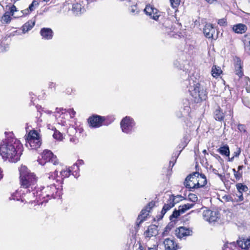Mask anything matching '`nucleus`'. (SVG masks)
<instances>
[{
    "label": "nucleus",
    "instance_id": "nucleus-11",
    "mask_svg": "<svg viewBox=\"0 0 250 250\" xmlns=\"http://www.w3.org/2000/svg\"><path fill=\"white\" fill-rule=\"evenodd\" d=\"M144 11L146 14L149 15L151 18L155 20H158L159 17L158 10L151 5H146Z\"/></svg>",
    "mask_w": 250,
    "mask_h": 250
},
{
    "label": "nucleus",
    "instance_id": "nucleus-40",
    "mask_svg": "<svg viewBox=\"0 0 250 250\" xmlns=\"http://www.w3.org/2000/svg\"><path fill=\"white\" fill-rule=\"evenodd\" d=\"M188 209V206L186 204H185L183 206H179V209L177 210L179 211L180 214L183 213L185 212V211Z\"/></svg>",
    "mask_w": 250,
    "mask_h": 250
},
{
    "label": "nucleus",
    "instance_id": "nucleus-10",
    "mask_svg": "<svg viewBox=\"0 0 250 250\" xmlns=\"http://www.w3.org/2000/svg\"><path fill=\"white\" fill-rule=\"evenodd\" d=\"M230 244H232L235 246L237 245L242 249L248 250L250 249V238L245 239L239 238V239L237 240L236 243L233 242L230 243Z\"/></svg>",
    "mask_w": 250,
    "mask_h": 250
},
{
    "label": "nucleus",
    "instance_id": "nucleus-61",
    "mask_svg": "<svg viewBox=\"0 0 250 250\" xmlns=\"http://www.w3.org/2000/svg\"><path fill=\"white\" fill-rule=\"evenodd\" d=\"M206 1H207L208 2H212L213 1H214L215 0H205Z\"/></svg>",
    "mask_w": 250,
    "mask_h": 250
},
{
    "label": "nucleus",
    "instance_id": "nucleus-20",
    "mask_svg": "<svg viewBox=\"0 0 250 250\" xmlns=\"http://www.w3.org/2000/svg\"><path fill=\"white\" fill-rule=\"evenodd\" d=\"M40 33L44 39L50 40L52 38L53 31L50 28H43L41 29Z\"/></svg>",
    "mask_w": 250,
    "mask_h": 250
},
{
    "label": "nucleus",
    "instance_id": "nucleus-14",
    "mask_svg": "<svg viewBox=\"0 0 250 250\" xmlns=\"http://www.w3.org/2000/svg\"><path fill=\"white\" fill-rule=\"evenodd\" d=\"M175 199L172 198H169L167 202V204H165L163 206L162 210L161 212V215L159 219H162L165 213L167 210L170 209L171 208L174 207L175 203L174 202Z\"/></svg>",
    "mask_w": 250,
    "mask_h": 250
},
{
    "label": "nucleus",
    "instance_id": "nucleus-44",
    "mask_svg": "<svg viewBox=\"0 0 250 250\" xmlns=\"http://www.w3.org/2000/svg\"><path fill=\"white\" fill-rule=\"evenodd\" d=\"M169 198H172L175 199L174 202L175 203V204L176 203L179 202L180 200H182V197L181 196H174L173 195H171L170 196Z\"/></svg>",
    "mask_w": 250,
    "mask_h": 250
},
{
    "label": "nucleus",
    "instance_id": "nucleus-24",
    "mask_svg": "<svg viewBox=\"0 0 250 250\" xmlns=\"http://www.w3.org/2000/svg\"><path fill=\"white\" fill-rule=\"evenodd\" d=\"M207 183V181L206 176L203 174H200L198 176V182L196 184L197 188L204 187Z\"/></svg>",
    "mask_w": 250,
    "mask_h": 250
},
{
    "label": "nucleus",
    "instance_id": "nucleus-48",
    "mask_svg": "<svg viewBox=\"0 0 250 250\" xmlns=\"http://www.w3.org/2000/svg\"><path fill=\"white\" fill-rule=\"evenodd\" d=\"M238 129L241 132H245L246 131V127L244 125L239 124L238 125Z\"/></svg>",
    "mask_w": 250,
    "mask_h": 250
},
{
    "label": "nucleus",
    "instance_id": "nucleus-2",
    "mask_svg": "<svg viewBox=\"0 0 250 250\" xmlns=\"http://www.w3.org/2000/svg\"><path fill=\"white\" fill-rule=\"evenodd\" d=\"M20 184L21 187L27 188L35 186L37 178L34 173L30 172L25 166H21L20 168Z\"/></svg>",
    "mask_w": 250,
    "mask_h": 250
},
{
    "label": "nucleus",
    "instance_id": "nucleus-33",
    "mask_svg": "<svg viewBox=\"0 0 250 250\" xmlns=\"http://www.w3.org/2000/svg\"><path fill=\"white\" fill-rule=\"evenodd\" d=\"M2 20L5 23H8L11 21V17L8 12H6L1 18Z\"/></svg>",
    "mask_w": 250,
    "mask_h": 250
},
{
    "label": "nucleus",
    "instance_id": "nucleus-54",
    "mask_svg": "<svg viewBox=\"0 0 250 250\" xmlns=\"http://www.w3.org/2000/svg\"><path fill=\"white\" fill-rule=\"evenodd\" d=\"M184 185L186 187V188L188 187V176H187L185 178V182H184Z\"/></svg>",
    "mask_w": 250,
    "mask_h": 250
},
{
    "label": "nucleus",
    "instance_id": "nucleus-13",
    "mask_svg": "<svg viewBox=\"0 0 250 250\" xmlns=\"http://www.w3.org/2000/svg\"><path fill=\"white\" fill-rule=\"evenodd\" d=\"M175 199L172 198H169L167 202V204H165L163 206L162 210L161 212V215L159 219H162L165 213L167 210L170 209L171 208L174 207L175 203L174 202Z\"/></svg>",
    "mask_w": 250,
    "mask_h": 250
},
{
    "label": "nucleus",
    "instance_id": "nucleus-52",
    "mask_svg": "<svg viewBox=\"0 0 250 250\" xmlns=\"http://www.w3.org/2000/svg\"><path fill=\"white\" fill-rule=\"evenodd\" d=\"M147 250H157V246L154 245L153 247L148 248Z\"/></svg>",
    "mask_w": 250,
    "mask_h": 250
},
{
    "label": "nucleus",
    "instance_id": "nucleus-62",
    "mask_svg": "<svg viewBox=\"0 0 250 250\" xmlns=\"http://www.w3.org/2000/svg\"><path fill=\"white\" fill-rule=\"evenodd\" d=\"M70 141L71 142H75V139H74V138H71L70 139Z\"/></svg>",
    "mask_w": 250,
    "mask_h": 250
},
{
    "label": "nucleus",
    "instance_id": "nucleus-23",
    "mask_svg": "<svg viewBox=\"0 0 250 250\" xmlns=\"http://www.w3.org/2000/svg\"><path fill=\"white\" fill-rule=\"evenodd\" d=\"M45 192H47V197H51L55 198L54 193L57 192V188L54 184H50V186H47L45 189Z\"/></svg>",
    "mask_w": 250,
    "mask_h": 250
},
{
    "label": "nucleus",
    "instance_id": "nucleus-51",
    "mask_svg": "<svg viewBox=\"0 0 250 250\" xmlns=\"http://www.w3.org/2000/svg\"><path fill=\"white\" fill-rule=\"evenodd\" d=\"M241 152V150L240 148H238V150L236 151H235L233 153V156L235 157H238L240 155Z\"/></svg>",
    "mask_w": 250,
    "mask_h": 250
},
{
    "label": "nucleus",
    "instance_id": "nucleus-6",
    "mask_svg": "<svg viewBox=\"0 0 250 250\" xmlns=\"http://www.w3.org/2000/svg\"><path fill=\"white\" fill-rule=\"evenodd\" d=\"M120 125L123 132L129 133L133 130L135 123L132 119L126 116L122 120Z\"/></svg>",
    "mask_w": 250,
    "mask_h": 250
},
{
    "label": "nucleus",
    "instance_id": "nucleus-60",
    "mask_svg": "<svg viewBox=\"0 0 250 250\" xmlns=\"http://www.w3.org/2000/svg\"><path fill=\"white\" fill-rule=\"evenodd\" d=\"M216 175H217L219 177H220L221 179L223 177V176L222 174H219V173H217Z\"/></svg>",
    "mask_w": 250,
    "mask_h": 250
},
{
    "label": "nucleus",
    "instance_id": "nucleus-18",
    "mask_svg": "<svg viewBox=\"0 0 250 250\" xmlns=\"http://www.w3.org/2000/svg\"><path fill=\"white\" fill-rule=\"evenodd\" d=\"M155 203L153 202H150L148 203L146 208L143 209L141 211V214L138 216V220L140 218L141 219L140 221V223H141L145 218L148 215V212L150 211L151 209L154 206Z\"/></svg>",
    "mask_w": 250,
    "mask_h": 250
},
{
    "label": "nucleus",
    "instance_id": "nucleus-1",
    "mask_svg": "<svg viewBox=\"0 0 250 250\" xmlns=\"http://www.w3.org/2000/svg\"><path fill=\"white\" fill-rule=\"evenodd\" d=\"M8 135L0 144V154L4 160L16 163L20 160L21 154V144L13 137V134L9 133Z\"/></svg>",
    "mask_w": 250,
    "mask_h": 250
},
{
    "label": "nucleus",
    "instance_id": "nucleus-47",
    "mask_svg": "<svg viewBox=\"0 0 250 250\" xmlns=\"http://www.w3.org/2000/svg\"><path fill=\"white\" fill-rule=\"evenodd\" d=\"M183 139L184 140L181 142V144L179 145V148L182 147L183 148L187 146V143H186L187 138H186V137H184Z\"/></svg>",
    "mask_w": 250,
    "mask_h": 250
},
{
    "label": "nucleus",
    "instance_id": "nucleus-39",
    "mask_svg": "<svg viewBox=\"0 0 250 250\" xmlns=\"http://www.w3.org/2000/svg\"><path fill=\"white\" fill-rule=\"evenodd\" d=\"M232 171L233 172L234 177L236 180H239L242 177V173L239 172L238 171H236L235 168H233Z\"/></svg>",
    "mask_w": 250,
    "mask_h": 250
},
{
    "label": "nucleus",
    "instance_id": "nucleus-32",
    "mask_svg": "<svg viewBox=\"0 0 250 250\" xmlns=\"http://www.w3.org/2000/svg\"><path fill=\"white\" fill-rule=\"evenodd\" d=\"M243 80L245 83L244 86L245 87L246 91L250 93V79L248 77H245L244 78Z\"/></svg>",
    "mask_w": 250,
    "mask_h": 250
},
{
    "label": "nucleus",
    "instance_id": "nucleus-36",
    "mask_svg": "<svg viewBox=\"0 0 250 250\" xmlns=\"http://www.w3.org/2000/svg\"><path fill=\"white\" fill-rule=\"evenodd\" d=\"M243 42L245 45L250 44V33H248L244 36Z\"/></svg>",
    "mask_w": 250,
    "mask_h": 250
},
{
    "label": "nucleus",
    "instance_id": "nucleus-26",
    "mask_svg": "<svg viewBox=\"0 0 250 250\" xmlns=\"http://www.w3.org/2000/svg\"><path fill=\"white\" fill-rule=\"evenodd\" d=\"M214 117L216 120L221 121L224 119V113L221 111V108L219 106L215 109L214 112Z\"/></svg>",
    "mask_w": 250,
    "mask_h": 250
},
{
    "label": "nucleus",
    "instance_id": "nucleus-15",
    "mask_svg": "<svg viewBox=\"0 0 250 250\" xmlns=\"http://www.w3.org/2000/svg\"><path fill=\"white\" fill-rule=\"evenodd\" d=\"M163 243L165 250H177L178 249L177 244L172 239L167 238L164 240Z\"/></svg>",
    "mask_w": 250,
    "mask_h": 250
},
{
    "label": "nucleus",
    "instance_id": "nucleus-5",
    "mask_svg": "<svg viewBox=\"0 0 250 250\" xmlns=\"http://www.w3.org/2000/svg\"><path fill=\"white\" fill-rule=\"evenodd\" d=\"M41 157L42 158L38 160L39 164L41 165H44L46 163L50 162L55 165L58 164L56 157L54 156L50 150H45L43 151L41 154Z\"/></svg>",
    "mask_w": 250,
    "mask_h": 250
},
{
    "label": "nucleus",
    "instance_id": "nucleus-31",
    "mask_svg": "<svg viewBox=\"0 0 250 250\" xmlns=\"http://www.w3.org/2000/svg\"><path fill=\"white\" fill-rule=\"evenodd\" d=\"M236 188L238 192H246L248 190V187L242 183H238L236 185Z\"/></svg>",
    "mask_w": 250,
    "mask_h": 250
},
{
    "label": "nucleus",
    "instance_id": "nucleus-58",
    "mask_svg": "<svg viewBox=\"0 0 250 250\" xmlns=\"http://www.w3.org/2000/svg\"><path fill=\"white\" fill-rule=\"evenodd\" d=\"M192 234V231L191 230H190L188 228V236L191 235Z\"/></svg>",
    "mask_w": 250,
    "mask_h": 250
},
{
    "label": "nucleus",
    "instance_id": "nucleus-37",
    "mask_svg": "<svg viewBox=\"0 0 250 250\" xmlns=\"http://www.w3.org/2000/svg\"><path fill=\"white\" fill-rule=\"evenodd\" d=\"M244 104L250 108V95L249 96L246 97L243 99Z\"/></svg>",
    "mask_w": 250,
    "mask_h": 250
},
{
    "label": "nucleus",
    "instance_id": "nucleus-21",
    "mask_svg": "<svg viewBox=\"0 0 250 250\" xmlns=\"http://www.w3.org/2000/svg\"><path fill=\"white\" fill-rule=\"evenodd\" d=\"M39 3L37 0H34L28 8L21 11L23 15L29 14L31 12L34 11L39 6Z\"/></svg>",
    "mask_w": 250,
    "mask_h": 250
},
{
    "label": "nucleus",
    "instance_id": "nucleus-30",
    "mask_svg": "<svg viewBox=\"0 0 250 250\" xmlns=\"http://www.w3.org/2000/svg\"><path fill=\"white\" fill-rule=\"evenodd\" d=\"M82 7L81 4L76 2L74 3L72 6V11L76 15L80 14L82 13Z\"/></svg>",
    "mask_w": 250,
    "mask_h": 250
},
{
    "label": "nucleus",
    "instance_id": "nucleus-57",
    "mask_svg": "<svg viewBox=\"0 0 250 250\" xmlns=\"http://www.w3.org/2000/svg\"><path fill=\"white\" fill-rule=\"evenodd\" d=\"M212 171H213V173H214V174H217L218 173H217L218 170H217V169H215V168H213V169H212Z\"/></svg>",
    "mask_w": 250,
    "mask_h": 250
},
{
    "label": "nucleus",
    "instance_id": "nucleus-64",
    "mask_svg": "<svg viewBox=\"0 0 250 250\" xmlns=\"http://www.w3.org/2000/svg\"><path fill=\"white\" fill-rule=\"evenodd\" d=\"M171 163H172V167H173V166H174V163H173V162H172V161H170L169 162V165H170Z\"/></svg>",
    "mask_w": 250,
    "mask_h": 250
},
{
    "label": "nucleus",
    "instance_id": "nucleus-8",
    "mask_svg": "<svg viewBox=\"0 0 250 250\" xmlns=\"http://www.w3.org/2000/svg\"><path fill=\"white\" fill-rule=\"evenodd\" d=\"M218 215V212L210 210H205L203 212V218L205 220L208 221L209 223L216 221L219 217Z\"/></svg>",
    "mask_w": 250,
    "mask_h": 250
},
{
    "label": "nucleus",
    "instance_id": "nucleus-16",
    "mask_svg": "<svg viewBox=\"0 0 250 250\" xmlns=\"http://www.w3.org/2000/svg\"><path fill=\"white\" fill-rule=\"evenodd\" d=\"M234 61L235 74L239 77H241L243 75V72L242 70V66L241 63V60L238 57H235L234 59Z\"/></svg>",
    "mask_w": 250,
    "mask_h": 250
},
{
    "label": "nucleus",
    "instance_id": "nucleus-34",
    "mask_svg": "<svg viewBox=\"0 0 250 250\" xmlns=\"http://www.w3.org/2000/svg\"><path fill=\"white\" fill-rule=\"evenodd\" d=\"M54 138L58 140H62L63 138L62 134L59 131L56 130L53 135Z\"/></svg>",
    "mask_w": 250,
    "mask_h": 250
},
{
    "label": "nucleus",
    "instance_id": "nucleus-17",
    "mask_svg": "<svg viewBox=\"0 0 250 250\" xmlns=\"http://www.w3.org/2000/svg\"><path fill=\"white\" fill-rule=\"evenodd\" d=\"M175 235L180 239H186L188 236V229L185 227H180L175 230Z\"/></svg>",
    "mask_w": 250,
    "mask_h": 250
},
{
    "label": "nucleus",
    "instance_id": "nucleus-27",
    "mask_svg": "<svg viewBox=\"0 0 250 250\" xmlns=\"http://www.w3.org/2000/svg\"><path fill=\"white\" fill-rule=\"evenodd\" d=\"M35 21H29L22 26V32L25 33L31 30L35 25Z\"/></svg>",
    "mask_w": 250,
    "mask_h": 250
},
{
    "label": "nucleus",
    "instance_id": "nucleus-38",
    "mask_svg": "<svg viewBox=\"0 0 250 250\" xmlns=\"http://www.w3.org/2000/svg\"><path fill=\"white\" fill-rule=\"evenodd\" d=\"M198 200L197 196L193 193L188 194V201H192V202H195Z\"/></svg>",
    "mask_w": 250,
    "mask_h": 250
},
{
    "label": "nucleus",
    "instance_id": "nucleus-22",
    "mask_svg": "<svg viewBox=\"0 0 250 250\" xmlns=\"http://www.w3.org/2000/svg\"><path fill=\"white\" fill-rule=\"evenodd\" d=\"M232 29L233 31L236 33L242 34L247 31V27L246 25L244 24L239 23L233 25Z\"/></svg>",
    "mask_w": 250,
    "mask_h": 250
},
{
    "label": "nucleus",
    "instance_id": "nucleus-56",
    "mask_svg": "<svg viewBox=\"0 0 250 250\" xmlns=\"http://www.w3.org/2000/svg\"><path fill=\"white\" fill-rule=\"evenodd\" d=\"M243 167H244L243 166H239L238 167V171H240V170H242L243 168Z\"/></svg>",
    "mask_w": 250,
    "mask_h": 250
},
{
    "label": "nucleus",
    "instance_id": "nucleus-50",
    "mask_svg": "<svg viewBox=\"0 0 250 250\" xmlns=\"http://www.w3.org/2000/svg\"><path fill=\"white\" fill-rule=\"evenodd\" d=\"M17 11V8L15 5H12L10 7V13H12V15H13L14 14V12L15 11Z\"/></svg>",
    "mask_w": 250,
    "mask_h": 250
},
{
    "label": "nucleus",
    "instance_id": "nucleus-53",
    "mask_svg": "<svg viewBox=\"0 0 250 250\" xmlns=\"http://www.w3.org/2000/svg\"><path fill=\"white\" fill-rule=\"evenodd\" d=\"M190 50H194V52L196 53L197 49L195 47L189 46V47H188V52Z\"/></svg>",
    "mask_w": 250,
    "mask_h": 250
},
{
    "label": "nucleus",
    "instance_id": "nucleus-25",
    "mask_svg": "<svg viewBox=\"0 0 250 250\" xmlns=\"http://www.w3.org/2000/svg\"><path fill=\"white\" fill-rule=\"evenodd\" d=\"M180 215L179 211L177 210H175L172 214L170 216L169 219L170 220V222L168 224V226H170L171 227H173L176 222V219L178 216Z\"/></svg>",
    "mask_w": 250,
    "mask_h": 250
},
{
    "label": "nucleus",
    "instance_id": "nucleus-35",
    "mask_svg": "<svg viewBox=\"0 0 250 250\" xmlns=\"http://www.w3.org/2000/svg\"><path fill=\"white\" fill-rule=\"evenodd\" d=\"M70 174V170L69 169H64L60 172V175L62 178L68 177Z\"/></svg>",
    "mask_w": 250,
    "mask_h": 250
},
{
    "label": "nucleus",
    "instance_id": "nucleus-42",
    "mask_svg": "<svg viewBox=\"0 0 250 250\" xmlns=\"http://www.w3.org/2000/svg\"><path fill=\"white\" fill-rule=\"evenodd\" d=\"M174 65H176L177 67H179L181 70H184L185 68V65L183 64V62H181V61H176L174 62Z\"/></svg>",
    "mask_w": 250,
    "mask_h": 250
},
{
    "label": "nucleus",
    "instance_id": "nucleus-49",
    "mask_svg": "<svg viewBox=\"0 0 250 250\" xmlns=\"http://www.w3.org/2000/svg\"><path fill=\"white\" fill-rule=\"evenodd\" d=\"M68 113L70 114V116H71V117H73L74 116V115H75L76 114V112L73 109H69L68 110Z\"/></svg>",
    "mask_w": 250,
    "mask_h": 250
},
{
    "label": "nucleus",
    "instance_id": "nucleus-55",
    "mask_svg": "<svg viewBox=\"0 0 250 250\" xmlns=\"http://www.w3.org/2000/svg\"><path fill=\"white\" fill-rule=\"evenodd\" d=\"M196 204L194 203H192L191 204L188 203V209L192 208L194 206H195Z\"/></svg>",
    "mask_w": 250,
    "mask_h": 250
},
{
    "label": "nucleus",
    "instance_id": "nucleus-46",
    "mask_svg": "<svg viewBox=\"0 0 250 250\" xmlns=\"http://www.w3.org/2000/svg\"><path fill=\"white\" fill-rule=\"evenodd\" d=\"M57 172V171L56 170H55V171L54 172V175H53V174H48L46 175V178L47 179H48V180H51V179H52L53 180H54V178H55V175H56V173Z\"/></svg>",
    "mask_w": 250,
    "mask_h": 250
},
{
    "label": "nucleus",
    "instance_id": "nucleus-63",
    "mask_svg": "<svg viewBox=\"0 0 250 250\" xmlns=\"http://www.w3.org/2000/svg\"><path fill=\"white\" fill-rule=\"evenodd\" d=\"M131 12H132L133 13H135V10L133 8H132L131 9Z\"/></svg>",
    "mask_w": 250,
    "mask_h": 250
},
{
    "label": "nucleus",
    "instance_id": "nucleus-7",
    "mask_svg": "<svg viewBox=\"0 0 250 250\" xmlns=\"http://www.w3.org/2000/svg\"><path fill=\"white\" fill-rule=\"evenodd\" d=\"M104 120L105 119L104 117L95 115L88 118V123L92 127H99L102 125V123Z\"/></svg>",
    "mask_w": 250,
    "mask_h": 250
},
{
    "label": "nucleus",
    "instance_id": "nucleus-3",
    "mask_svg": "<svg viewBox=\"0 0 250 250\" xmlns=\"http://www.w3.org/2000/svg\"><path fill=\"white\" fill-rule=\"evenodd\" d=\"M190 95V101L193 103H200L207 99L206 89L200 83H196L190 86L188 89Z\"/></svg>",
    "mask_w": 250,
    "mask_h": 250
},
{
    "label": "nucleus",
    "instance_id": "nucleus-43",
    "mask_svg": "<svg viewBox=\"0 0 250 250\" xmlns=\"http://www.w3.org/2000/svg\"><path fill=\"white\" fill-rule=\"evenodd\" d=\"M236 196L238 198V199L237 200V202H241L244 200L243 193L238 191V193H236Z\"/></svg>",
    "mask_w": 250,
    "mask_h": 250
},
{
    "label": "nucleus",
    "instance_id": "nucleus-59",
    "mask_svg": "<svg viewBox=\"0 0 250 250\" xmlns=\"http://www.w3.org/2000/svg\"><path fill=\"white\" fill-rule=\"evenodd\" d=\"M234 156H233V157H231V158H229V161H231V162L233 161V159H234Z\"/></svg>",
    "mask_w": 250,
    "mask_h": 250
},
{
    "label": "nucleus",
    "instance_id": "nucleus-9",
    "mask_svg": "<svg viewBox=\"0 0 250 250\" xmlns=\"http://www.w3.org/2000/svg\"><path fill=\"white\" fill-rule=\"evenodd\" d=\"M198 176L200 173L198 172H193L188 174V190L193 191V189L197 188L196 183L198 182Z\"/></svg>",
    "mask_w": 250,
    "mask_h": 250
},
{
    "label": "nucleus",
    "instance_id": "nucleus-4",
    "mask_svg": "<svg viewBox=\"0 0 250 250\" xmlns=\"http://www.w3.org/2000/svg\"><path fill=\"white\" fill-rule=\"evenodd\" d=\"M41 144L40 137L37 132L35 130L30 131L26 139V146L34 149L38 148Z\"/></svg>",
    "mask_w": 250,
    "mask_h": 250
},
{
    "label": "nucleus",
    "instance_id": "nucleus-12",
    "mask_svg": "<svg viewBox=\"0 0 250 250\" xmlns=\"http://www.w3.org/2000/svg\"><path fill=\"white\" fill-rule=\"evenodd\" d=\"M205 37L208 39L213 38V34L215 32V29L210 23H207L203 29Z\"/></svg>",
    "mask_w": 250,
    "mask_h": 250
},
{
    "label": "nucleus",
    "instance_id": "nucleus-28",
    "mask_svg": "<svg viewBox=\"0 0 250 250\" xmlns=\"http://www.w3.org/2000/svg\"><path fill=\"white\" fill-rule=\"evenodd\" d=\"M217 151L222 155L226 156H229V149L228 145L220 147Z\"/></svg>",
    "mask_w": 250,
    "mask_h": 250
},
{
    "label": "nucleus",
    "instance_id": "nucleus-19",
    "mask_svg": "<svg viewBox=\"0 0 250 250\" xmlns=\"http://www.w3.org/2000/svg\"><path fill=\"white\" fill-rule=\"evenodd\" d=\"M158 227L156 225H151L148 227L147 229L145 232L144 234L147 237H151L156 236L158 234Z\"/></svg>",
    "mask_w": 250,
    "mask_h": 250
},
{
    "label": "nucleus",
    "instance_id": "nucleus-29",
    "mask_svg": "<svg viewBox=\"0 0 250 250\" xmlns=\"http://www.w3.org/2000/svg\"><path fill=\"white\" fill-rule=\"evenodd\" d=\"M212 76L213 77H218L222 72L221 68L219 66L216 65H213L211 70Z\"/></svg>",
    "mask_w": 250,
    "mask_h": 250
},
{
    "label": "nucleus",
    "instance_id": "nucleus-41",
    "mask_svg": "<svg viewBox=\"0 0 250 250\" xmlns=\"http://www.w3.org/2000/svg\"><path fill=\"white\" fill-rule=\"evenodd\" d=\"M171 5L173 8H176L180 4V0H170Z\"/></svg>",
    "mask_w": 250,
    "mask_h": 250
},
{
    "label": "nucleus",
    "instance_id": "nucleus-45",
    "mask_svg": "<svg viewBox=\"0 0 250 250\" xmlns=\"http://www.w3.org/2000/svg\"><path fill=\"white\" fill-rule=\"evenodd\" d=\"M226 20L225 19H221L218 20V24L221 26H224L227 24Z\"/></svg>",
    "mask_w": 250,
    "mask_h": 250
}]
</instances>
